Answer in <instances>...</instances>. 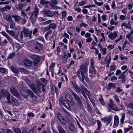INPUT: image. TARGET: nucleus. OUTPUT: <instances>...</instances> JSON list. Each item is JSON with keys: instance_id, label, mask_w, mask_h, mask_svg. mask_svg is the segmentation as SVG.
<instances>
[{"instance_id": "obj_1", "label": "nucleus", "mask_w": 133, "mask_h": 133, "mask_svg": "<svg viewBox=\"0 0 133 133\" xmlns=\"http://www.w3.org/2000/svg\"><path fill=\"white\" fill-rule=\"evenodd\" d=\"M76 74L79 80L84 83V79L87 82L89 81L88 77L87 69L86 65L84 64L80 66L79 69L76 72Z\"/></svg>"}, {"instance_id": "obj_2", "label": "nucleus", "mask_w": 133, "mask_h": 133, "mask_svg": "<svg viewBox=\"0 0 133 133\" xmlns=\"http://www.w3.org/2000/svg\"><path fill=\"white\" fill-rule=\"evenodd\" d=\"M72 85L74 86L75 89V91L79 94L82 93L83 95L85 98H87L85 94L88 96L89 95V91L83 85H81L80 87L79 88L77 85L74 82L72 83Z\"/></svg>"}, {"instance_id": "obj_3", "label": "nucleus", "mask_w": 133, "mask_h": 133, "mask_svg": "<svg viewBox=\"0 0 133 133\" xmlns=\"http://www.w3.org/2000/svg\"><path fill=\"white\" fill-rule=\"evenodd\" d=\"M39 13L38 10L37 6L35 7L34 8V10L32 12L30 13V18L31 19L32 23L33 24L36 21V19Z\"/></svg>"}, {"instance_id": "obj_4", "label": "nucleus", "mask_w": 133, "mask_h": 133, "mask_svg": "<svg viewBox=\"0 0 133 133\" xmlns=\"http://www.w3.org/2000/svg\"><path fill=\"white\" fill-rule=\"evenodd\" d=\"M115 106V105L114 104L113 101L111 99L110 100V103L108 105V109L109 112L111 111V109L115 111H119L121 110H122L123 109V106L122 105H120V107L121 108L118 109L117 108H114V107Z\"/></svg>"}, {"instance_id": "obj_5", "label": "nucleus", "mask_w": 133, "mask_h": 133, "mask_svg": "<svg viewBox=\"0 0 133 133\" xmlns=\"http://www.w3.org/2000/svg\"><path fill=\"white\" fill-rule=\"evenodd\" d=\"M71 92L74 97V100L78 103V106L80 108H82L83 105L80 98L76 93L73 91Z\"/></svg>"}, {"instance_id": "obj_6", "label": "nucleus", "mask_w": 133, "mask_h": 133, "mask_svg": "<svg viewBox=\"0 0 133 133\" xmlns=\"http://www.w3.org/2000/svg\"><path fill=\"white\" fill-rule=\"evenodd\" d=\"M31 59L34 60V64L35 65H36L39 62L40 59L39 57L35 55H31L29 56Z\"/></svg>"}, {"instance_id": "obj_7", "label": "nucleus", "mask_w": 133, "mask_h": 133, "mask_svg": "<svg viewBox=\"0 0 133 133\" xmlns=\"http://www.w3.org/2000/svg\"><path fill=\"white\" fill-rule=\"evenodd\" d=\"M35 46L34 49L36 52H39L43 48V45L37 41L35 42Z\"/></svg>"}, {"instance_id": "obj_8", "label": "nucleus", "mask_w": 133, "mask_h": 133, "mask_svg": "<svg viewBox=\"0 0 133 133\" xmlns=\"http://www.w3.org/2000/svg\"><path fill=\"white\" fill-rule=\"evenodd\" d=\"M89 73L90 74V76L92 77H95L96 75V70L94 65L92 63L89 70Z\"/></svg>"}, {"instance_id": "obj_9", "label": "nucleus", "mask_w": 133, "mask_h": 133, "mask_svg": "<svg viewBox=\"0 0 133 133\" xmlns=\"http://www.w3.org/2000/svg\"><path fill=\"white\" fill-rule=\"evenodd\" d=\"M23 29V33L24 36L26 37H28L29 38H31V37L32 30L30 31L29 29L26 28L25 27H24Z\"/></svg>"}, {"instance_id": "obj_10", "label": "nucleus", "mask_w": 133, "mask_h": 133, "mask_svg": "<svg viewBox=\"0 0 133 133\" xmlns=\"http://www.w3.org/2000/svg\"><path fill=\"white\" fill-rule=\"evenodd\" d=\"M57 117L59 121L61 124L63 125L66 124V121L61 114L60 113L58 114L57 115Z\"/></svg>"}, {"instance_id": "obj_11", "label": "nucleus", "mask_w": 133, "mask_h": 133, "mask_svg": "<svg viewBox=\"0 0 133 133\" xmlns=\"http://www.w3.org/2000/svg\"><path fill=\"white\" fill-rule=\"evenodd\" d=\"M10 92L14 96L19 98L20 97V95L17 91L16 88L14 87H12L10 89Z\"/></svg>"}, {"instance_id": "obj_12", "label": "nucleus", "mask_w": 133, "mask_h": 133, "mask_svg": "<svg viewBox=\"0 0 133 133\" xmlns=\"http://www.w3.org/2000/svg\"><path fill=\"white\" fill-rule=\"evenodd\" d=\"M40 81H38L37 82L36 85L37 87H35L33 91L35 94L37 93L40 92L41 91Z\"/></svg>"}, {"instance_id": "obj_13", "label": "nucleus", "mask_w": 133, "mask_h": 133, "mask_svg": "<svg viewBox=\"0 0 133 133\" xmlns=\"http://www.w3.org/2000/svg\"><path fill=\"white\" fill-rule=\"evenodd\" d=\"M127 70H126L124 71L123 72L119 75L118 78L119 79H122L121 81L122 82L125 83L126 80V76L124 75L126 72Z\"/></svg>"}, {"instance_id": "obj_14", "label": "nucleus", "mask_w": 133, "mask_h": 133, "mask_svg": "<svg viewBox=\"0 0 133 133\" xmlns=\"http://www.w3.org/2000/svg\"><path fill=\"white\" fill-rule=\"evenodd\" d=\"M59 101L62 105L64 106L66 108H68L69 107V104L65 100L61 98L59 99Z\"/></svg>"}, {"instance_id": "obj_15", "label": "nucleus", "mask_w": 133, "mask_h": 133, "mask_svg": "<svg viewBox=\"0 0 133 133\" xmlns=\"http://www.w3.org/2000/svg\"><path fill=\"white\" fill-rule=\"evenodd\" d=\"M43 12L44 14L49 17H51L53 16V12H52L48 9L44 10Z\"/></svg>"}, {"instance_id": "obj_16", "label": "nucleus", "mask_w": 133, "mask_h": 133, "mask_svg": "<svg viewBox=\"0 0 133 133\" xmlns=\"http://www.w3.org/2000/svg\"><path fill=\"white\" fill-rule=\"evenodd\" d=\"M111 119V117L103 118L101 119V120L104 123H106L107 125L109 124Z\"/></svg>"}, {"instance_id": "obj_17", "label": "nucleus", "mask_w": 133, "mask_h": 133, "mask_svg": "<svg viewBox=\"0 0 133 133\" xmlns=\"http://www.w3.org/2000/svg\"><path fill=\"white\" fill-rule=\"evenodd\" d=\"M27 92L28 94L30 95V97L33 99L35 100L36 99L37 97L34 95L33 92L30 89H28L27 90Z\"/></svg>"}, {"instance_id": "obj_18", "label": "nucleus", "mask_w": 133, "mask_h": 133, "mask_svg": "<svg viewBox=\"0 0 133 133\" xmlns=\"http://www.w3.org/2000/svg\"><path fill=\"white\" fill-rule=\"evenodd\" d=\"M117 36V34L116 32L111 33L110 34L108 35V37L111 39H113L114 40Z\"/></svg>"}, {"instance_id": "obj_19", "label": "nucleus", "mask_w": 133, "mask_h": 133, "mask_svg": "<svg viewBox=\"0 0 133 133\" xmlns=\"http://www.w3.org/2000/svg\"><path fill=\"white\" fill-rule=\"evenodd\" d=\"M1 94L3 95V97L7 96L10 93L8 90L3 89L1 90Z\"/></svg>"}, {"instance_id": "obj_20", "label": "nucleus", "mask_w": 133, "mask_h": 133, "mask_svg": "<svg viewBox=\"0 0 133 133\" xmlns=\"http://www.w3.org/2000/svg\"><path fill=\"white\" fill-rule=\"evenodd\" d=\"M119 122V118L117 116L115 115L114 117V125L116 126H117Z\"/></svg>"}, {"instance_id": "obj_21", "label": "nucleus", "mask_w": 133, "mask_h": 133, "mask_svg": "<svg viewBox=\"0 0 133 133\" xmlns=\"http://www.w3.org/2000/svg\"><path fill=\"white\" fill-rule=\"evenodd\" d=\"M57 129L59 133H67L61 125L57 127Z\"/></svg>"}, {"instance_id": "obj_22", "label": "nucleus", "mask_w": 133, "mask_h": 133, "mask_svg": "<svg viewBox=\"0 0 133 133\" xmlns=\"http://www.w3.org/2000/svg\"><path fill=\"white\" fill-rule=\"evenodd\" d=\"M24 63L25 65L29 66L31 65L32 63L30 60L25 59L24 61Z\"/></svg>"}, {"instance_id": "obj_23", "label": "nucleus", "mask_w": 133, "mask_h": 133, "mask_svg": "<svg viewBox=\"0 0 133 133\" xmlns=\"http://www.w3.org/2000/svg\"><path fill=\"white\" fill-rule=\"evenodd\" d=\"M69 128L71 132L74 131L75 130L74 125L72 123L69 124Z\"/></svg>"}, {"instance_id": "obj_24", "label": "nucleus", "mask_w": 133, "mask_h": 133, "mask_svg": "<svg viewBox=\"0 0 133 133\" xmlns=\"http://www.w3.org/2000/svg\"><path fill=\"white\" fill-rule=\"evenodd\" d=\"M2 34L4 36H5L9 42H11L12 40L11 38H10L5 32L3 31L2 32Z\"/></svg>"}, {"instance_id": "obj_25", "label": "nucleus", "mask_w": 133, "mask_h": 133, "mask_svg": "<svg viewBox=\"0 0 133 133\" xmlns=\"http://www.w3.org/2000/svg\"><path fill=\"white\" fill-rule=\"evenodd\" d=\"M5 30L6 31L9 33L11 36L13 37L15 36V33L14 31L12 30L10 31L9 30L7 29V28H6Z\"/></svg>"}, {"instance_id": "obj_26", "label": "nucleus", "mask_w": 133, "mask_h": 133, "mask_svg": "<svg viewBox=\"0 0 133 133\" xmlns=\"http://www.w3.org/2000/svg\"><path fill=\"white\" fill-rule=\"evenodd\" d=\"M11 16L14 18L15 21L16 22L19 21L21 19L20 17L18 15H13Z\"/></svg>"}, {"instance_id": "obj_27", "label": "nucleus", "mask_w": 133, "mask_h": 133, "mask_svg": "<svg viewBox=\"0 0 133 133\" xmlns=\"http://www.w3.org/2000/svg\"><path fill=\"white\" fill-rule=\"evenodd\" d=\"M11 103L12 104L14 103L16 105V104L19 103V101L15 98L14 97H12V101Z\"/></svg>"}, {"instance_id": "obj_28", "label": "nucleus", "mask_w": 133, "mask_h": 133, "mask_svg": "<svg viewBox=\"0 0 133 133\" xmlns=\"http://www.w3.org/2000/svg\"><path fill=\"white\" fill-rule=\"evenodd\" d=\"M11 7L9 6L5 5L4 7L0 8V10L2 12L6 10V9H8V10H9L11 9Z\"/></svg>"}, {"instance_id": "obj_29", "label": "nucleus", "mask_w": 133, "mask_h": 133, "mask_svg": "<svg viewBox=\"0 0 133 133\" xmlns=\"http://www.w3.org/2000/svg\"><path fill=\"white\" fill-rule=\"evenodd\" d=\"M57 3L56 0H52L50 2V4L51 6L53 7L56 5Z\"/></svg>"}, {"instance_id": "obj_30", "label": "nucleus", "mask_w": 133, "mask_h": 133, "mask_svg": "<svg viewBox=\"0 0 133 133\" xmlns=\"http://www.w3.org/2000/svg\"><path fill=\"white\" fill-rule=\"evenodd\" d=\"M108 89H110L111 88H112L113 89H115L116 88V86L114 84L111 83H109L108 84Z\"/></svg>"}, {"instance_id": "obj_31", "label": "nucleus", "mask_w": 133, "mask_h": 133, "mask_svg": "<svg viewBox=\"0 0 133 133\" xmlns=\"http://www.w3.org/2000/svg\"><path fill=\"white\" fill-rule=\"evenodd\" d=\"M8 95L7 96H4V97H6V98L8 101L7 103H8L10 104L11 103V102L10 101V95H11L10 93H9Z\"/></svg>"}, {"instance_id": "obj_32", "label": "nucleus", "mask_w": 133, "mask_h": 133, "mask_svg": "<svg viewBox=\"0 0 133 133\" xmlns=\"http://www.w3.org/2000/svg\"><path fill=\"white\" fill-rule=\"evenodd\" d=\"M19 70L22 73H23L25 74L28 73V71L23 68H19Z\"/></svg>"}, {"instance_id": "obj_33", "label": "nucleus", "mask_w": 133, "mask_h": 133, "mask_svg": "<svg viewBox=\"0 0 133 133\" xmlns=\"http://www.w3.org/2000/svg\"><path fill=\"white\" fill-rule=\"evenodd\" d=\"M6 20L9 23H11L12 22L11 17L9 15H8L6 16Z\"/></svg>"}, {"instance_id": "obj_34", "label": "nucleus", "mask_w": 133, "mask_h": 133, "mask_svg": "<svg viewBox=\"0 0 133 133\" xmlns=\"http://www.w3.org/2000/svg\"><path fill=\"white\" fill-rule=\"evenodd\" d=\"M11 70L13 72L17 74L18 72V70L15 67L13 66H12L11 67Z\"/></svg>"}, {"instance_id": "obj_35", "label": "nucleus", "mask_w": 133, "mask_h": 133, "mask_svg": "<svg viewBox=\"0 0 133 133\" xmlns=\"http://www.w3.org/2000/svg\"><path fill=\"white\" fill-rule=\"evenodd\" d=\"M49 3V2L48 1L45 0H41L40 1V3L42 5L48 4Z\"/></svg>"}, {"instance_id": "obj_36", "label": "nucleus", "mask_w": 133, "mask_h": 133, "mask_svg": "<svg viewBox=\"0 0 133 133\" xmlns=\"http://www.w3.org/2000/svg\"><path fill=\"white\" fill-rule=\"evenodd\" d=\"M15 54L16 53L15 52H12V53L9 54V56L7 58L8 59H10L13 58L14 57Z\"/></svg>"}, {"instance_id": "obj_37", "label": "nucleus", "mask_w": 133, "mask_h": 133, "mask_svg": "<svg viewBox=\"0 0 133 133\" xmlns=\"http://www.w3.org/2000/svg\"><path fill=\"white\" fill-rule=\"evenodd\" d=\"M49 26L50 29L52 28L53 29H55L56 27V25L54 23H51L49 24Z\"/></svg>"}, {"instance_id": "obj_38", "label": "nucleus", "mask_w": 133, "mask_h": 133, "mask_svg": "<svg viewBox=\"0 0 133 133\" xmlns=\"http://www.w3.org/2000/svg\"><path fill=\"white\" fill-rule=\"evenodd\" d=\"M14 131L16 133H21V130L20 129L18 128H16L14 129Z\"/></svg>"}, {"instance_id": "obj_39", "label": "nucleus", "mask_w": 133, "mask_h": 133, "mask_svg": "<svg viewBox=\"0 0 133 133\" xmlns=\"http://www.w3.org/2000/svg\"><path fill=\"white\" fill-rule=\"evenodd\" d=\"M125 115L124 114H122V115L121 118L120 119V122L122 124L124 123V121L125 119Z\"/></svg>"}, {"instance_id": "obj_40", "label": "nucleus", "mask_w": 133, "mask_h": 133, "mask_svg": "<svg viewBox=\"0 0 133 133\" xmlns=\"http://www.w3.org/2000/svg\"><path fill=\"white\" fill-rule=\"evenodd\" d=\"M65 98L66 99L68 100H71L72 98L71 96L69 94H66L65 95Z\"/></svg>"}, {"instance_id": "obj_41", "label": "nucleus", "mask_w": 133, "mask_h": 133, "mask_svg": "<svg viewBox=\"0 0 133 133\" xmlns=\"http://www.w3.org/2000/svg\"><path fill=\"white\" fill-rule=\"evenodd\" d=\"M87 109L88 111L90 112H92V110L91 106L88 103H87Z\"/></svg>"}, {"instance_id": "obj_42", "label": "nucleus", "mask_w": 133, "mask_h": 133, "mask_svg": "<svg viewBox=\"0 0 133 133\" xmlns=\"http://www.w3.org/2000/svg\"><path fill=\"white\" fill-rule=\"evenodd\" d=\"M22 5L21 4H19L17 6L16 8L18 10H21L22 9Z\"/></svg>"}, {"instance_id": "obj_43", "label": "nucleus", "mask_w": 133, "mask_h": 133, "mask_svg": "<svg viewBox=\"0 0 133 133\" xmlns=\"http://www.w3.org/2000/svg\"><path fill=\"white\" fill-rule=\"evenodd\" d=\"M66 14V11H62V19H63L65 18Z\"/></svg>"}, {"instance_id": "obj_44", "label": "nucleus", "mask_w": 133, "mask_h": 133, "mask_svg": "<svg viewBox=\"0 0 133 133\" xmlns=\"http://www.w3.org/2000/svg\"><path fill=\"white\" fill-rule=\"evenodd\" d=\"M131 35L129 34L128 35H126V37L128 38V40L130 42H132V39L131 38Z\"/></svg>"}, {"instance_id": "obj_45", "label": "nucleus", "mask_w": 133, "mask_h": 133, "mask_svg": "<svg viewBox=\"0 0 133 133\" xmlns=\"http://www.w3.org/2000/svg\"><path fill=\"white\" fill-rule=\"evenodd\" d=\"M98 125V130H99L101 128V122L99 120L96 121Z\"/></svg>"}, {"instance_id": "obj_46", "label": "nucleus", "mask_w": 133, "mask_h": 133, "mask_svg": "<svg viewBox=\"0 0 133 133\" xmlns=\"http://www.w3.org/2000/svg\"><path fill=\"white\" fill-rule=\"evenodd\" d=\"M64 55L63 56V60L64 61H66L68 59L67 54L66 52H65L64 53Z\"/></svg>"}, {"instance_id": "obj_47", "label": "nucleus", "mask_w": 133, "mask_h": 133, "mask_svg": "<svg viewBox=\"0 0 133 133\" xmlns=\"http://www.w3.org/2000/svg\"><path fill=\"white\" fill-rule=\"evenodd\" d=\"M40 84H40V87L41 86H42V91L43 92H45V85L44 84L42 83L41 82V83H40Z\"/></svg>"}, {"instance_id": "obj_48", "label": "nucleus", "mask_w": 133, "mask_h": 133, "mask_svg": "<svg viewBox=\"0 0 133 133\" xmlns=\"http://www.w3.org/2000/svg\"><path fill=\"white\" fill-rule=\"evenodd\" d=\"M116 66L114 65H111L110 67V70L111 71H114L116 69Z\"/></svg>"}, {"instance_id": "obj_49", "label": "nucleus", "mask_w": 133, "mask_h": 133, "mask_svg": "<svg viewBox=\"0 0 133 133\" xmlns=\"http://www.w3.org/2000/svg\"><path fill=\"white\" fill-rule=\"evenodd\" d=\"M29 87L33 91L35 87V84L34 83L31 84L29 85Z\"/></svg>"}, {"instance_id": "obj_50", "label": "nucleus", "mask_w": 133, "mask_h": 133, "mask_svg": "<svg viewBox=\"0 0 133 133\" xmlns=\"http://www.w3.org/2000/svg\"><path fill=\"white\" fill-rule=\"evenodd\" d=\"M94 3L98 6H101L102 5H103V2H97L96 0H94Z\"/></svg>"}, {"instance_id": "obj_51", "label": "nucleus", "mask_w": 133, "mask_h": 133, "mask_svg": "<svg viewBox=\"0 0 133 133\" xmlns=\"http://www.w3.org/2000/svg\"><path fill=\"white\" fill-rule=\"evenodd\" d=\"M6 71V69L4 68L0 67V72L5 73Z\"/></svg>"}, {"instance_id": "obj_52", "label": "nucleus", "mask_w": 133, "mask_h": 133, "mask_svg": "<svg viewBox=\"0 0 133 133\" xmlns=\"http://www.w3.org/2000/svg\"><path fill=\"white\" fill-rule=\"evenodd\" d=\"M85 2L83 1H82L78 3L79 5L82 6L84 5L85 3Z\"/></svg>"}, {"instance_id": "obj_53", "label": "nucleus", "mask_w": 133, "mask_h": 133, "mask_svg": "<svg viewBox=\"0 0 133 133\" xmlns=\"http://www.w3.org/2000/svg\"><path fill=\"white\" fill-rule=\"evenodd\" d=\"M132 128V127L129 125L128 128H125L124 130L125 132H127L129 131Z\"/></svg>"}, {"instance_id": "obj_54", "label": "nucleus", "mask_w": 133, "mask_h": 133, "mask_svg": "<svg viewBox=\"0 0 133 133\" xmlns=\"http://www.w3.org/2000/svg\"><path fill=\"white\" fill-rule=\"evenodd\" d=\"M11 23V24L10 26V28L11 29H13L14 28L15 26V23L12 22Z\"/></svg>"}, {"instance_id": "obj_55", "label": "nucleus", "mask_w": 133, "mask_h": 133, "mask_svg": "<svg viewBox=\"0 0 133 133\" xmlns=\"http://www.w3.org/2000/svg\"><path fill=\"white\" fill-rule=\"evenodd\" d=\"M113 97L115 99L117 102H119V99L117 95H114L113 96Z\"/></svg>"}, {"instance_id": "obj_56", "label": "nucleus", "mask_w": 133, "mask_h": 133, "mask_svg": "<svg viewBox=\"0 0 133 133\" xmlns=\"http://www.w3.org/2000/svg\"><path fill=\"white\" fill-rule=\"evenodd\" d=\"M38 20L40 22H43L46 20V18H44L42 17H40L38 18Z\"/></svg>"}, {"instance_id": "obj_57", "label": "nucleus", "mask_w": 133, "mask_h": 133, "mask_svg": "<svg viewBox=\"0 0 133 133\" xmlns=\"http://www.w3.org/2000/svg\"><path fill=\"white\" fill-rule=\"evenodd\" d=\"M88 25V24H85L84 23H82L80 25V26L81 27L84 26L85 28Z\"/></svg>"}, {"instance_id": "obj_58", "label": "nucleus", "mask_w": 133, "mask_h": 133, "mask_svg": "<svg viewBox=\"0 0 133 133\" xmlns=\"http://www.w3.org/2000/svg\"><path fill=\"white\" fill-rule=\"evenodd\" d=\"M128 105L130 109H133V103H130L128 104Z\"/></svg>"}, {"instance_id": "obj_59", "label": "nucleus", "mask_w": 133, "mask_h": 133, "mask_svg": "<svg viewBox=\"0 0 133 133\" xmlns=\"http://www.w3.org/2000/svg\"><path fill=\"white\" fill-rule=\"evenodd\" d=\"M121 70H119L118 69L117 70L116 72V75H119L120 74H121Z\"/></svg>"}, {"instance_id": "obj_60", "label": "nucleus", "mask_w": 133, "mask_h": 133, "mask_svg": "<svg viewBox=\"0 0 133 133\" xmlns=\"http://www.w3.org/2000/svg\"><path fill=\"white\" fill-rule=\"evenodd\" d=\"M114 47V45H109L107 47V48L108 49H110V50H111L112 49H113Z\"/></svg>"}, {"instance_id": "obj_61", "label": "nucleus", "mask_w": 133, "mask_h": 133, "mask_svg": "<svg viewBox=\"0 0 133 133\" xmlns=\"http://www.w3.org/2000/svg\"><path fill=\"white\" fill-rule=\"evenodd\" d=\"M91 36V34L87 32L85 34V36L86 38H89Z\"/></svg>"}, {"instance_id": "obj_62", "label": "nucleus", "mask_w": 133, "mask_h": 133, "mask_svg": "<svg viewBox=\"0 0 133 133\" xmlns=\"http://www.w3.org/2000/svg\"><path fill=\"white\" fill-rule=\"evenodd\" d=\"M99 101L101 102V103L102 105H104L105 103L104 102L103 99L102 98L101 99H99Z\"/></svg>"}, {"instance_id": "obj_63", "label": "nucleus", "mask_w": 133, "mask_h": 133, "mask_svg": "<svg viewBox=\"0 0 133 133\" xmlns=\"http://www.w3.org/2000/svg\"><path fill=\"white\" fill-rule=\"evenodd\" d=\"M26 13L23 11L22 10L21 11V16H23L24 17H25V16H26Z\"/></svg>"}, {"instance_id": "obj_64", "label": "nucleus", "mask_w": 133, "mask_h": 133, "mask_svg": "<svg viewBox=\"0 0 133 133\" xmlns=\"http://www.w3.org/2000/svg\"><path fill=\"white\" fill-rule=\"evenodd\" d=\"M128 112H127L129 114L133 116V111L128 110Z\"/></svg>"}]
</instances>
